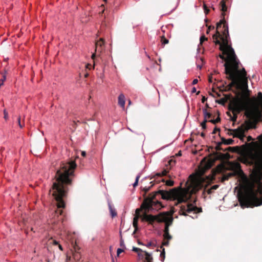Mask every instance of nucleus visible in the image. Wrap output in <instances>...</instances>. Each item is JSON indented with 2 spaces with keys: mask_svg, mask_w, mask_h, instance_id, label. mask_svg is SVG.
I'll list each match as a JSON object with an SVG mask.
<instances>
[{
  "mask_svg": "<svg viewBox=\"0 0 262 262\" xmlns=\"http://www.w3.org/2000/svg\"><path fill=\"white\" fill-rule=\"evenodd\" d=\"M249 95V94H247L241 97H232L230 100L228 110L232 112L233 116H231L229 112H227V114L233 122L236 121L237 115L242 111H245V115L248 118H250L253 116L252 108L255 105L256 99L255 97L251 98Z\"/></svg>",
  "mask_w": 262,
  "mask_h": 262,
  "instance_id": "obj_4",
  "label": "nucleus"
},
{
  "mask_svg": "<svg viewBox=\"0 0 262 262\" xmlns=\"http://www.w3.org/2000/svg\"><path fill=\"white\" fill-rule=\"evenodd\" d=\"M204 12L206 14H207L209 12V9L207 8V7L206 6V5H204Z\"/></svg>",
  "mask_w": 262,
  "mask_h": 262,
  "instance_id": "obj_36",
  "label": "nucleus"
},
{
  "mask_svg": "<svg viewBox=\"0 0 262 262\" xmlns=\"http://www.w3.org/2000/svg\"><path fill=\"white\" fill-rule=\"evenodd\" d=\"M196 89L195 87H193L192 89V91H191V93H196Z\"/></svg>",
  "mask_w": 262,
  "mask_h": 262,
  "instance_id": "obj_53",
  "label": "nucleus"
},
{
  "mask_svg": "<svg viewBox=\"0 0 262 262\" xmlns=\"http://www.w3.org/2000/svg\"><path fill=\"white\" fill-rule=\"evenodd\" d=\"M153 185H151V186L150 187H145V188H144L143 190L144 191H145V193H147L150 189V187L151 186H152Z\"/></svg>",
  "mask_w": 262,
  "mask_h": 262,
  "instance_id": "obj_41",
  "label": "nucleus"
},
{
  "mask_svg": "<svg viewBox=\"0 0 262 262\" xmlns=\"http://www.w3.org/2000/svg\"><path fill=\"white\" fill-rule=\"evenodd\" d=\"M204 120H207L212 117V115L210 112H208L206 108L203 110Z\"/></svg>",
  "mask_w": 262,
  "mask_h": 262,
  "instance_id": "obj_19",
  "label": "nucleus"
},
{
  "mask_svg": "<svg viewBox=\"0 0 262 262\" xmlns=\"http://www.w3.org/2000/svg\"><path fill=\"white\" fill-rule=\"evenodd\" d=\"M4 117L6 119H7L8 117V113L6 112V111H4Z\"/></svg>",
  "mask_w": 262,
  "mask_h": 262,
  "instance_id": "obj_50",
  "label": "nucleus"
},
{
  "mask_svg": "<svg viewBox=\"0 0 262 262\" xmlns=\"http://www.w3.org/2000/svg\"><path fill=\"white\" fill-rule=\"evenodd\" d=\"M201 136L202 137H205V133H202L201 134Z\"/></svg>",
  "mask_w": 262,
  "mask_h": 262,
  "instance_id": "obj_60",
  "label": "nucleus"
},
{
  "mask_svg": "<svg viewBox=\"0 0 262 262\" xmlns=\"http://www.w3.org/2000/svg\"><path fill=\"white\" fill-rule=\"evenodd\" d=\"M53 244L54 245H59V243L57 241H55V240H54L53 242Z\"/></svg>",
  "mask_w": 262,
  "mask_h": 262,
  "instance_id": "obj_51",
  "label": "nucleus"
},
{
  "mask_svg": "<svg viewBox=\"0 0 262 262\" xmlns=\"http://www.w3.org/2000/svg\"><path fill=\"white\" fill-rule=\"evenodd\" d=\"M6 79V72L0 73V88L3 85L4 82Z\"/></svg>",
  "mask_w": 262,
  "mask_h": 262,
  "instance_id": "obj_18",
  "label": "nucleus"
},
{
  "mask_svg": "<svg viewBox=\"0 0 262 262\" xmlns=\"http://www.w3.org/2000/svg\"><path fill=\"white\" fill-rule=\"evenodd\" d=\"M252 140H253V138H252V137L251 136H249L247 137V141H248V142H249V141H252Z\"/></svg>",
  "mask_w": 262,
  "mask_h": 262,
  "instance_id": "obj_45",
  "label": "nucleus"
},
{
  "mask_svg": "<svg viewBox=\"0 0 262 262\" xmlns=\"http://www.w3.org/2000/svg\"><path fill=\"white\" fill-rule=\"evenodd\" d=\"M231 56L230 57H226L224 64L225 73L228 75V79L231 80V82L226 86L225 91H230L232 87L235 86L237 89L246 90L249 92L248 90L247 80H242L238 71V61L234 51L231 50Z\"/></svg>",
  "mask_w": 262,
  "mask_h": 262,
  "instance_id": "obj_3",
  "label": "nucleus"
},
{
  "mask_svg": "<svg viewBox=\"0 0 262 262\" xmlns=\"http://www.w3.org/2000/svg\"><path fill=\"white\" fill-rule=\"evenodd\" d=\"M108 207L112 217H115L117 215V212L115 208H114L111 204H108Z\"/></svg>",
  "mask_w": 262,
  "mask_h": 262,
  "instance_id": "obj_20",
  "label": "nucleus"
},
{
  "mask_svg": "<svg viewBox=\"0 0 262 262\" xmlns=\"http://www.w3.org/2000/svg\"><path fill=\"white\" fill-rule=\"evenodd\" d=\"M258 141L252 142L250 144L253 147L254 156L262 167V135L257 137Z\"/></svg>",
  "mask_w": 262,
  "mask_h": 262,
  "instance_id": "obj_9",
  "label": "nucleus"
},
{
  "mask_svg": "<svg viewBox=\"0 0 262 262\" xmlns=\"http://www.w3.org/2000/svg\"><path fill=\"white\" fill-rule=\"evenodd\" d=\"M236 172H230L227 174H224L222 178V181H225L228 180L229 178L234 177L235 176H237Z\"/></svg>",
  "mask_w": 262,
  "mask_h": 262,
  "instance_id": "obj_15",
  "label": "nucleus"
},
{
  "mask_svg": "<svg viewBox=\"0 0 262 262\" xmlns=\"http://www.w3.org/2000/svg\"><path fill=\"white\" fill-rule=\"evenodd\" d=\"M89 76V74L88 73L84 74V77L87 78Z\"/></svg>",
  "mask_w": 262,
  "mask_h": 262,
  "instance_id": "obj_61",
  "label": "nucleus"
},
{
  "mask_svg": "<svg viewBox=\"0 0 262 262\" xmlns=\"http://www.w3.org/2000/svg\"><path fill=\"white\" fill-rule=\"evenodd\" d=\"M102 50H103V48H99L98 49H97V51H98V52H101Z\"/></svg>",
  "mask_w": 262,
  "mask_h": 262,
  "instance_id": "obj_59",
  "label": "nucleus"
},
{
  "mask_svg": "<svg viewBox=\"0 0 262 262\" xmlns=\"http://www.w3.org/2000/svg\"><path fill=\"white\" fill-rule=\"evenodd\" d=\"M168 172V170L164 169L161 172H158L156 174V176L163 177L166 176Z\"/></svg>",
  "mask_w": 262,
  "mask_h": 262,
  "instance_id": "obj_25",
  "label": "nucleus"
},
{
  "mask_svg": "<svg viewBox=\"0 0 262 262\" xmlns=\"http://www.w3.org/2000/svg\"><path fill=\"white\" fill-rule=\"evenodd\" d=\"M230 96H226L225 98L220 99L219 103L220 104H224L227 101V100L230 98Z\"/></svg>",
  "mask_w": 262,
  "mask_h": 262,
  "instance_id": "obj_28",
  "label": "nucleus"
},
{
  "mask_svg": "<svg viewBox=\"0 0 262 262\" xmlns=\"http://www.w3.org/2000/svg\"><path fill=\"white\" fill-rule=\"evenodd\" d=\"M224 29L225 28L224 27V24L221 25L218 31L216 27V32L213 35V39L216 45H220L219 49L222 52V53L219 55L220 58L223 60H226V57H230V56H231V50L234 51L231 45L229 43V34H228L227 36L224 32Z\"/></svg>",
  "mask_w": 262,
  "mask_h": 262,
  "instance_id": "obj_6",
  "label": "nucleus"
},
{
  "mask_svg": "<svg viewBox=\"0 0 262 262\" xmlns=\"http://www.w3.org/2000/svg\"><path fill=\"white\" fill-rule=\"evenodd\" d=\"M17 121H18V125L19 126H20V128H22L23 127V126H24V124H21V122H20V117H19L17 119Z\"/></svg>",
  "mask_w": 262,
  "mask_h": 262,
  "instance_id": "obj_38",
  "label": "nucleus"
},
{
  "mask_svg": "<svg viewBox=\"0 0 262 262\" xmlns=\"http://www.w3.org/2000/svg\"><path fill=\"white\" fill-rule=\"evenodd\" d=\"M220 5H221L222 7V8L221 9V10L222 11V19L220 20L219 22L217 23V31H219V29H220V28L221 27V25L223 24H224V27L225 28L224 29V32L226 33L227 36H228V26L227 23H226L225 19V12L227 10V7L226 5V3L224 0L221 1V2H220Z\"/></svg>",
  "mask_w": 262,
  "mask_h": 262,
  "instance_id": "obj_10",
  "label": "nucleus"
},
{
  "mask_svg": "<svg viewBox=\"0 0 262 262\" xmlns=\"http://www.w3.org/2000/svg\"><path fill=\"white\" fill-rule=\"evenodd\" d=\"M58 247H59V249L61 250V251H63V248L61 246V245L59 244L58 245Z\"/></svg>",
  "mask_w": 262,
  "mask_h": 262,
  "instance_id": "obj_58",
  "label": "nucleus"
},
{
  "mask_svg": "<svg viewBox=\"0 0 262 262\" xmlns=\"http://www.w3.org/2000/svg\"><path fill=\"white\" fill-rule=\"evenodd\" d=\"M204 64V60L202 58H200L197 61L196 64L197 67L199 68V69H201L202 66Z\"/></svg>",
  "mask_w": 262,
  "mask_h": 262,
  "instance_id": "obj_23",
  "label": "nucleus"
},
{
  "mask_svg": "<svg viewBox=\"0 0 262 262\" xmlns=\"http://www.w3.org/2000/svg\"><path fill=\"white\" fill-rule=\"evenodd\" d=\"M222 142L226 145H231L233 144L234 140L232 139H225L224 138H222Z\"/></svg>",
  "mask_w": 262,
  "mask_h": 262,
  "instance_id": "obj_21",
  "label": "nucleus"
},
{
  "mask_svg": "<svg viewBox=\"0 0 262 262\" xmlns=\"http://www.w3.org/2000/svg\"><path fill=\"white\" fill-rule=\"evenodd\" d=\"M208 81L210 83H211L212 82V75H210L209 76Z\"/></svg>",
  "mask_w": 262,
  "mask_h": 262,
  "instance_id": "obj_46",
  "label": "nucleus"
},
{
  "mask_svg": "<svg viewBox=\"0 0 262 262\" xmlns=\"http://www.w3.org/2000/svg\"><path fill=\"white\" fill-rule=\"evenodd\" d=\"M251 122L247 120L245 123L242 124L239 127L235 129H229V131L234 132L233 137L239 138L242 141H244L245 137V133L250 128Z\"/></svg>",
  "mask_w": 262,
  "mask_h": 262,
  "instance_id": "obj_8",
  "label": "nucleus"
},
{
  "mask_svg": "<svg viewBox=\"0 0 262 262\" xmlns=\"http://www.w3.org/2000/svg\"><path fill=\"white\" fill-rule=\"evenodd\" d=\"M226 170H231L233 171L232 172H236L238 176L244 173L240 164L236 162H228L226 165H220L216 167V171L219 173H221Z\"/></svg>",
  "mask_w": 262,
  "mask_h": 262,
  "instance_id": "obj_7",
  "label": "nucleus"
},
{
  "mask_svg": "<svg viewBox=\"0 0 262 262\" xmlns=\"http://www.w3.org/2000/svg\"><path fill=\"white\" fill-rule=\"evenodd\" d=\"M104 45V40L103 38H100L99 40H98L95 44L96 46V52L97 51V49H98L99 48H103Z\"/></svg>",
  "mask_w": 262,
  "mask_h": 262,
  "instance_id": "obj_16",
  "label": "nucleus"
},
{
  "mask_svg": "<svg viewBox=\"0 0 262 262\" xmlns=\"http://www.w3.org/2000/svg\"><path fill=\"white\" fill-rule=\"evenodd\" d=\"M246 71H245V69L243 68L241 72V76L243 78V79H242V80H245L246 79L247 80L246 77Z\"/></svg>",
  "mask_w": 262,
  "mask_h": 262,
  "instance_id": "obj_29",
  "label": "nucleus"
},
{
  "mask_svg": "<svg viewBox=\"0 0 262 262\" xmlns=\"http://www.w3.org/2000/svg\"><path fill=\"white\" fill-rule=\"evenodd\" d=\"M220 128H215L212 132V134H215L216 131H220Z\"/></svg>",
  "mask_w": 262,
  "mask_h": 262,
  "instance_id": "obj_47",
  "label": "nucleus"
},
{
  "mask_svg": "<svg viewBox=\"0 0 262 262\" xmlns=\"http://www.w3.org/2000/svg\"><path fill=\"white\" fill-rule=\"evenodd\" d=\"M154 245V244L151 242H149L148 243L146 246L147 247H149L151 246H152Z\"/></svg>",
  "mask_w": 262,
  "mask_h": 262,
  "instance_id": "obj_48",
  "label": "nucleus"
},
{
  "mask_svg": "<svg viewBox=\"0 0 262 262\" xmlns=\"http://www.w3.org/2000/svg\"><path fill=\"white\" fill-rule=\"evenodd\" d=\"M70 259H71V257H70V256H67V258H66V261L69 262V261Z\"/></svg>",
  "mask_w": 262,
  "mask_h": 262,
  "instance_id": "obj_56",
  "label": "nucleus"
},
{
  "mask_svg": "<svg viewBox=\"0 0 262 262\" xmlns=\"http://www.w3.org/2000/svg\"><path fill=\"white\" fill-rule=\"evenodd\" d=\"M140 175H138L137 177H136V181L135 182V183H134L133 184V186L134 187H135L136 186H137L138 185V181H139V179L140 178Z\"/></svg>",
  "mask_w": 262,
  "mask_h": 262,
  "instance_id": "obj_32",
  "label": "nucleus"
},
{
  "mask_svg": "<svg viewBox=\"0 0 262 262\" xmlns=\"http://www.w3.org/2000/svg\"><path fill=\"white\" fill-rule=\"evenodd\" d=\"M199 213L202 212V208L197 207L195 205L191 203H186L180 206V213L183 215H186L187 213Z\"/></svg>",
  "mask_w": 262,
  "mask_h": 262,
  "instance_id": "obj_11",
  "label": "nucleus"
},
{
  "mask_svg": "<svg viewBox=\"0 0 262 262\" xmlns=\"http://www.w3.org/2000/svg\"><path fill=\"white\" fill-rule=\"evenodd\" d=\"M238 200L242 208L258 206L262 204V188L250 187L245 192H238Z\"/></svg>",
  "mask_w": 262,
  "mask_h": 262,
  "instance_id": "obj_5",
  "label": "nucleus"
},
{
  "mask_svg": "<svg viewBox=\"0 0 262 262\" xmlns=\"http://www.w3.org/2000/svg\"><path fill=\"white\" fill-rule=\"evenodd\" d=\"M214 28V26H209V27L208 28V30L207 31V33H208V32L210 30V29H213Z\"/></svg>",
  "mask_w": 262,
  "mask_h": 262,
  "instance_id": "obj_49",
  "label": "nucleus"
},
{
  "mask_svg": "<svg viewBox=\"0 0 262 262\" xmlns=\"http://www.w3.org/2000/svg\"><path fill=\"white\" fill-rule=\"evenodd\" d=\"M124 251V250L122 249H120V248H119L117 249V256H118L119 255V254L123 252Z\"/></svg>",
  "mask_w": 262,
  "mask_h": 262,
  "instance_id": "obj_40",
  "label": "nucleus"
},
{
  "mask_svg": "<svg viewBox=\"0 0 262 262\" xmlns=\"http://www.w3.org/2000/svg\"><path fill=\"white\" fill-rule=\"evenodd\" d=\"M169 227L165 226V228L164 230V234L169 233Z\"/></svg>",
  "mask_w": 262,
  "mask_h": 262,
  "instance_id": "obj_37",
  "label": "nucleus"
},
{
  "mask_svg": "<svg viewBox=\"0 0 262 262\" xmlns=\"http://www.w3.org/2000/svg\"><path fill=\"white\" fill-rule=\"evenodd\" d=\"M95 56V54H93L92 55V59H94Z\"/></svg>",
  "mask_w": 262,
  "mask_h": 262,
  "instance_id": "obj_64",
  "label": "nucleus"
},
{
  "mask_svg": "<svg viewBox=\"0 0 262 262\" xmlns=\"http://www.w3.org/2000/svg\"><path fill=\"white\" fill-rule=\"evenodd\" d=\"M118 104L122 108L125 106V96L123 94H120L118 97Z\"/></svg>",
  "mask_w": 262,
  "mask_h": 262,
  "instance_id": "obj_13",
  "label": "nucleus"
},
{
  "mask_svg": "<svg viewBox=\"0 0 262 262\" xmlns=\"http://www.w3.org/2000/svg\"><path fill=\"white\" fill-rule=\"evenodd\" d=\"M165 252L164 249H163V251L160 254V257L163 259L165 258Z\"/></svg>",
  "mask_w": 262,
  "mask_h": 262,
  "instance_id": "obj_39",
  "label": "nucleus"
},
{
  "mask_svg": "<svg viewBox=\"0 0 262 262\" xmlns=\"http://www.w3.org/2000/svg\"><path fill=\"white\" fill-rule=\"evenodd\" d=\"M91 67H92V66L91 64H86L85 65L86 69H91Z\"/></svg>",
  "mask_w": 262,
  "mask_h": 262,
  "instance_id": "obj_43",
  "label": "nucleus"
},
{
  "mask_svg": "<svg viewBox=\"0 0 262 262\" xmlns=\"http://www.w3.org/2000/svg\"><path fill=\"white\" fill-rule=\"evenodd\" d=\"M228 134L230 135V136H233V135L234 134V132H230V131H229V129H228Z\"/></svg>",
  "mask_w": 262,
  "mask_h": 262,
  "instance_id": "obj_54",
  "label": "nucleus"
},
{
  "mask_svg": "<svg viewBox=\"0 0 262 262\" xmlns=\"http://www.w3.org/2000/svg\"><path fill=\"white\" fill-rule=\"evenodd\" d=\"M161 181L163 182H165L166 185L168 186H172L174 184V182L170 180L165 181L164 179H162Z\"/></svg>",
  "mask_w": 262,
  "mask_h": 262,
  "instance_id": "obj_27",
  "label": "nucleus"
},
{
  "mask_svg": "<svg viewBox=\"0 0 262 262\" xmlns=\"http://www.w3.org/2000/svg\"><path fill=\"white\" fill-rule=\"evenodd\" d=\"M72 247L73 248V251H74V253L73 252V255L75 258H76V257L77 256L78 253V250L80 249V248L79 246L77 245L76 242H72Z\"/></svg>",
  "mask_w": 262,
  "mask_h": 262,
  "instance_id": "obj_14",
  "label": "nucleus"
},
{
  "mask_svg": "<svg viewBox=\"0 0 262 262\" xmlns=\"http://www.w3.org/2000/svg\"><path fill=\"white\" fill-rule=\"evenodd\" d=\"M138 216L135 217L134 218L133 223V226L135 228L134 232H135L138 229Z\"/></svg>",
  "mask_w": 262,
  "mask_h": 262,
  "instance_id": "obj_22",
  "label": "nucleus"
},
{
  "mask_svg": "<svg viewBox=\"0 0 262 262\" xmlns=\"http://www.w3.org/2000/svg\"><path fill=\"white\" fill-rule=\"evenodd\" d=\"M206 107L210 108V107L209 106V105L207 103L206 104Z\"/></svg>",
  "mask_w": 262,
  "mask_h": 262,
  "instance_id": "obj_63",
  "label": "nucleus"
},
{
  "mask_svg": "<svg viewBox=\"0 0 262 262\" xmlns=\"http://www.w3.org/2000/svg\"><path fill=\"white\" fill-rule=\"evenodd\" d=\"M198 82V80L197 79H194L192 81V84L193 85L196 84Z\"/></svg>",
  "mask_w": 262,
  "mask_h": 262,
  "instance_id": "obj_42",
  "label": "nucleus"
},
{
  "mask_svg": "<svg viewBox=\"0 0 262 262\" xmlns=\"http://www.w3.org/2000/svg\"><path fill=\"white\" fill-rule=\"evenodd\" d=\"M208 121L207 120H204V121L201 123V125L202 127V129H205L206 128V123Z\"/></svg>",
  "mask_w": 262,
  "mask_h": 262,
  "instance_id": "obj_31",
  "label": "nucleus"
},
{
  "mask_svg": "<svg viewBox=\"0 0 262 262\" xmlns=\"http://www.w3.org/2000/svg\"><path fill=\"white\" fill-rule=\"evenodd\" d=\"M161 42L163 45L167 44L169 42L168 40L163 35L161 37Z\"/></svg>",
  "mask_w": 262,
  "mask_h": 262,
  "instance_id": "obj_26",
  "label": "nucleus"
},
{
  "mask_svg": "<svg viewBox=\"0 0 262 262\" xmlns=\"http://www.w3.org/2000/svg\"><path fill=\"white\" fill-rule=\"evenodd\" d=\"M81 155L83 157H85L86 156V152L84 151H82Z\"/></svg>",
  "mask_w": 262,
  "mask_h": 262,
  "instance_id": "obj_57",
  "label": "nucleus"
},
{
  "mask_svg": "<svg viewBox=\"0 0 262 262\" xmlns=\"http://www.w3.org/2000/svg\"><path fill=\"white\" fill-rule=\"evenodd\" d=\"M258 96L259 98L262 99V94H261V92H259L258 93Z\"/></svg>",
  "mask_w": 262,
  "mask_h": 262,
  "instance_id": "obj_55",
  "label": "nucleus"
},
{
  "mask_svg": "<svg viewBox=\"0 0 262 262\" xmlns=\"http://www.w3.org/2000/svg\"><path fill=\"white\" fill-rule=\"evenodd\" d=\"M221 119L219 117H218L216 119H211L210 120H208V122H210L212 123L215 124L217 123L220 122Z\"/></svg>",
  "mask_w": 262,
  "mask_h": 262,
  "instance_id": "obj_30",
  "label": "nucleus"
},
{
  "mask_svg": "<svg viewBox=\"0 0 262 262\" xmlns=\"http://www.w3.org/2000/svg\"><path fill=\"white\" fill-rule=\"evenodd\" d=\"M120 246L121 247H123L124 246V242H123V241L122 240V239L121 238V240H120Z\"/></svg>",
  "mask_w": 262,
  "mask_h": 262,
  "instance_id": "obj_52",
  "label": "nucleus"
},
{
  "mask_svg": "<svg viewBox=\"0 0 262 262\" xmlns=\"http://www.w3.org/2000/svg\"><path fill=\"white\" fill-rule=\"evenodd\" d=\"M207 100V98L205 96H203L202 98V102L204 103Z\"/></svg>",
  "mask_w": 262,
  "mask_h": 262,
  "instance_id": "obj_44",
  "label": "nucleus"
},
{
  "mask_svg": "<svg viewBox=\"0 0 262 262\" xmlns=\"http://www.w3.org/2000/svg\"><path fill=\"white\" fill-rule=\"evenodd\" d=\"M164 241L162 242V245L167 246L169 245V241L172 239V236L170 235L169 233L163 234Z\"/></svg>",
  "mask_w": 262,
  "mask_h": 262,
  "instance_id": "obj_12",
  "label": "nucleus"
},
{
  "mask_svg": "<svg viewBox=\"0 0 262 262\" xmlns=\"http://www.w3.org/2000/svg\"><path fill=\"white\" fill-rule=\"evenodd\" d=\"M222 142L221 143H219L217 146H216V149L217 150H223V149H222V148L221 147V145L222 144Z\"/></svg>",
  "mask_w": 262,
  "mask_h": 262,
  "instance_id": "obj_33",
  "label": "nucleus"
},
{
  "mask_svg": "<svg viewBox=\"0 0 262 262\" xmlns=\"http://www.w3.org/2000/svg\"><path fill=\"white\" fill-rule=\"evenodd\" d=\"M76 167L77 164L74 161L62 162L56 172L52 190H50L57 202V209L55 212V214L62 215L63 213L61 208H64L66 207L63 199L67 195L69 190V187L72 185Z\"/></svg>",
  "mask_w": 262,
  "mask_h": 262,
  "instance_id": "obj_2",
  "label": "nucleus"
},
{
  "mask_svg": "<svg viewBox=\"0 0 262 262\" xmlns=\"http://www.w3.org/2000/svg\"><path fill=\"white\" fill-rule=\"evenodd\" d=\"M226 84V82H225V83H224V84H223L222 85V86H221L220 87H221V88H224V87L225 86V85Z\"/></svg>",
  "mask_w": 262,
  "mask_h": 262,
  "instance_id": "obj_62",
  "label": "nucleus"
},
{
  "mask_svg": "<svg viewBox=\"0 0 262 262\" xmlns=\"http://www.w3.org/2000/svg\"><path fill=\"white\" fill-rule=\"evenodd\" d=\"M202 184L197 183L191 190L189 188L182 189L180 188V190H177L176 188L172 189L170 191L160 190L154 193H150L148 197L144 199L141 205L140 209H137L136 213L138 214L141 210H143L144 211L143 220H145L151 225L155 221H157L159 223L164 222L165 226L169 227L172 225L173 221L172 217L173 213L165 212L161 213L157 215L147 214V213L150 210L159 209L162 206L161 202L156 199L157 195L160 194L162 199L164 200H177L178 201L177 205L183 202H186L190 199L192 194L198 192L202 189Z\"/></svg>",
  "mask_w": 262,
  "mask_h": 262,
  "instance_id": "obj_1",
  "label": "nucleus"
},
{
  "mask_svg": "<svg viewBox=\"0 0 262 262\" xmlns=\"http://www.w3.org/2000/svg\"><path fill=\"white\" fill-rule=\"evenodd\" d=\"M133 250L136 252H141L144 253V252L143 250H142L141 249H140L139 248H135V247L133 248Z\"/></svg>",
  "mask_w": 262,
  "mask_h": 262,
  "instance_id": "obj_34",
  "label": "nucleus"
},
{
  "mask_svg": "<svg viewBox=\"0 0 262 262\" xmlns=\"http://www.w3.org/2000/svg\"><path fill=\"white\" fill-rule=\"evenodd\" d=\"M145 255L144 262H152V257L150 254L146 251L144 252Z\"/></svg>",
  "mask_w": 262,
  "mask_h": 262,
  "instance_id": "obj_17",
  "label": "nucleus"
},
{
  "mask_svg": "<svg viewBox=\"0 0 262 262\" xmlns=\"http://www.w3.org/2000/svg\"><path fill=\"white\" fill-rule=\"evenodd\" d=\"M207 40V38L205 37L204 36H202L200 37V44H202L203 42V41Z\"/></svg>",
  "mask_w": 262,
  "mask_h": 262,
  "instance_id": "obj_35",
  "label": "nucleus"
},
{
  "mask_svg": "<svg viewBox=\"0 0 262 262\" xmlns=\"http://www.w3.org/2000/svg\"><path fill=\"white\" fill-rule=\"evenodd\" d=\"M219 186L218 185H214L212 186L210 189L207 190L208 194H211L213 190L217 189Z\"/></svg>",
  "mask_w": 262,
  "mask_h": 262,
  "instance_id": "obj_24",
  "label": "nucleus"
}]
</instances>
